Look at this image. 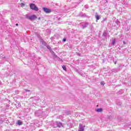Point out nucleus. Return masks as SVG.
I'll list each match as a JSON object with an SVG mask.
<instances>
[{
    "instance_id": "f257e3e1",
    "label": "nucleus",
    "mask_w": 131,
    "mask_h": 131,
    "mask_svg": "<svg viewBox=\"0 0 131 131\" xmlns=\"http://www.w3.org/2000/svg\"><path fill=\"white\" fill-rule=\"evenodd\" d=\"M26 19H28L29 20H30V21H33V20H35V19H37V16L33 14L32 15L29 16L28 15H26L25 16Z\"/></svg>"
},
{
    "instance_id": "f03ea898",
    "label": "nucleus",
    "mask_w": 131,
    "mask_h": 131,
    "mask_svg": "<svg viewBox=\"0 0 131 131\" xmlns=\"http://www.w3.org/2000/svg\"><path fill=\"white\" fill-rule=\"evenodd\" d=\"M63 123H61V122H55L53 123V128H56L57 127H63Z\"/></svg>"
},
{
    "instance_id": "7ed1b4c3",
    "label": "nucleus",
    "mask_w": 131,
    "mask_h": 131,
    "mask_svg": "<svg viewBox=\"0 0 131 131\" xmlns=\"http://www.w3.org/2000/svg\"><path fill=\"white\" fill-rule=\"evenodd\" d=\"M29 6L31 10L35 11V12H38V7H37V6H36L34 3H31L30 4Z\"/></svg>"
},
{
    "instance_id": "20e7f679",
    "label": "nucleus",
    "mask_w": 131,
    "mask_h": 131,
    "mask_svg": "<svg viewBox=\"0 0 131 131\" xmlns=\"http://www.w3.org/2000/svg\"><path fill=\"white\" fill-rule=\"evenodd\" d=\"M35 115L37 117H39V116H42V115H43V111L41 110L36 111L35 113Z\"/></svg>"
},
{
    "instance_id": "39448f33",
    "label": "nucleus",
    "mask_w": 131,
    "mask_h": 131,
    "mask_svg": "<svg viewBox=\"0 0 131 131\" xmlns=\"http://www.w3.org/2000/svg\"><path fill=\"white\" fill-rule=\"evenodd\" d=\"M42 11L45 12L46 14H50V13L52 12V10L49 8H47V7H43L42 8Z\"/></svg>"
},
{
    "instance_id": "423d86ee",
    "label": "nucleus",
    "mask_w": 131,
    "mask_h": 131,
    "mask_svg": "<svg viewBox=\"0 0 131 131\" xmlns=\"http://www.w3.org/2000/svg\"><path fill=\"white\" fill-rule=\"evenodd\" d=\"M84 127L85 126L82 123L79 124L78 131H84Z\"/></svg>"
},
{
    "instance_id": "0eeeda50",
    "label": "nucleus",
    "mask_w": 131,
    "mask_h": 131,
    "mask_svg": "<svg viewBox=\"0 0 131 131\" xmlns=\"http://www.w3.org/2000/svg\"><path fill=\"white\" fill-rule=\"evenodd\" d=\"M81 27L82 28V29H84V28H86V27H88V26H89V23H82L81 24Z\"/></svg>"
},
{
    "instance_id": "6e6552de",
    "label": "nucleus",
    "mask_w": 131,
    "mask_h": 131,
    "mask_svg": "<svg viewBox=\"0 0 131 131\" xmlns=\"http://www.w3.org/2000/svg\"><path fill=\"white\" fill-rule=\"evenodd\" d=\"M107 35H108V31H105L102 34V37L103 38V39H107Z\"/></svg>"
},
{
    "instance_id": "1a4fd4ad",
    "label": "nucleus",
    "mask_w": 131,
    "mask_h": 131,
    "mask_svg": "<svg viewBox=\"0 0 131 131\" xmlns=\"http://www.w3.org/2000/svg\"><path fill=\"white\" fill-rule=\"evenodd\" d=\"M95 18L96 19V22H98V20H100V19H101V16L96 13L95 15Z\"/></svg>"
},
{
    "instance_id": "9d476101",
    "label": "nucleus",
    "mask_w": 131,
    "mask_h": 131,
    "mask_svg": "<svg viewBox=\"0 0 131 131\" xmlns=\"http://www.w3.org/2000/svg\"><path fill=\"white\" fill-rule=\"evenodd\" d=\"M119 71H120V70L119 69H113L112 70V72H114V73L119 72Z\"/></svg>"
},
{
    "instance_id": "9b49d317",
    "label": "nucleus",
    "mask_w": 131,
    "mask_h": 131,
    "mask_svg": "<svg viewBox=\"0 0 131 131\" xmlns=\"http://www.w3.org/2000/svg\"><path fill=\"white\" fill-rule=\"evenodd\" d=\"M51 54H52V56L54 57V58H58V56L56 55V53H55V52H54L53 50L50 52Z\"/></svg>"
},
{
    "instance_id": "f8f14e48",
    "label": "nucleus",
    "mask_w": 131,
    "mask_h": 131,
    "mask_svg": "<svg viewBox=\"0 0 131 131\" xmlns=\"http://www.w3.org/2000/svg\"><path fill=\"white\" fill-rule=\"evenodd\" d=\"M16 123L18 124V125H22V124H23V122L21 121V120H18Z\"/></svg>"
},
{
    "instance_id": "ddd939ff",
    "label": "nucleus",
    "mask_w": 131,
    "mask_h": 131,
    "mask_svg": "<svg viewBox=\"0 0 131 131\" xmlns=\"http://www.w3.org/2000/svg\"><path fill=\"white\" fill-rule=\"evenodd\" d=\"M115 22L117 24V26H118V27L120 26V21L118 20V19H117Z\"/></svg>"
},
{
    "instance_id": "4468645a",
    "label": "nucleus",
    "mask_w": 131,
    "mask_h": 131,
    "mask_svg": "<svg viewBox=\"0 0 131 131\" xmlns=\"http://www.w3.org/2000/svg\"><path fill=\"white\" fill-rule=\"evenodd\" d=\"M123 92H124L123 90H120L117 92V95H122V94H123Z\"/></svg>"
},
{
    "instance_id": "2eb2a0df",
    "label": "nucleus",
    "mask_w": 131,
    "mask_h": 131,
    "mask_svg": "<svg viewBox=\"0 0 131 131\" xmlns=\"http://www.w3.org/2000/svg\"><path fill=\"white\" fill-rule=\"evenodd\" d=\"M114 118V117L112 116H108L107 119H110V120H112Z\"/></svg>"
},
{
    "instance_id": "dca6fc26",
    "label": "nucleus",
    "mask_w": 131,
    "mask_h": 131,
    "mask_svg": "<svg viewBox=\"0 0 131 131\" xmlns=\"http://www.w3.org/2000/svg\"><path fill=\"white\" fill-rule=\"evenodd\" d=\"M46 47L47 48V49L49 50L50 52H52V48L50 47V46L49 45H47Z\"/></svg>"
},
{
    "instance_id": "f3484780",
    "label": "nucleus",
    "mask_w": 131,
    "mask_h": 131,
    "mask_svg": "<svg viewBox=\"0 0 131 131\" xmlns=\"http://www.w3.org/2000/svg\"><path fill=\"white\" fill-rule=\"evenodd\" d=\"M62 68L64 71H67V69L66 68V66H65V65H62Z\"/></svg>"
},
{
    "instance_id": "a211bd4d",
    "label": "nucleus",
    "mask_w": 131,
    "mask_h": 131,
    "mask_svg": "<svg viewBox=\"0 0 131 131\" xmlns=\"http://www.w3.org/2000/svg\"><path fill=\"white\" fill-rule=\"evenodd\" d=\"M115 42H116V40L115 39L113 40L112 42V46H115Z\"/></svg>"
},
{
    "instance_id": "6ab92c4d",
    "label": "nucleus",
    "mask_w": 131,
    "mask_h": 131,
    "mask_svg": "<svg viewBox=\"0 0 131 131\" xmlns=\"http://www.w3.org/2000/svg\"><path fill=\"white\" fill-rule=\"evenodd\" d=\"M103 111V110L102 108H97L96 110L97 112H102Z\"/></svg>"
},
{
    "instance_id": "aec40b11",
    "label": "nucleus",
    "mask_w": 131,
    "mask_h": 131,
    "mask_svg": "<svg viewBox=\"0 0 131 131\" xmlns=\"http://www.w3.org/2000/svg\"><path fill=\"white\" fill-rule=\"evenodd\" d=\"M64 113L66 114V115H70V111H66L64 112Z\"/></svg>"
},
{
    "instance_id": "412c9836",
    "label": "nucleus",
    "mask_w": 131,
    "mask_h": 131,
    "mask_svg": "<svg viewBox=\"0 0 131 131\" xmlns=\"http://www.w3.org/2000/svg\"><path fill=\"white\" fill-rule=\"evenodd\" d=\"M130 29V27L127 26L125 30V31H129Z\"/></svg>"
},
{
    "instance_id": "4be33fe9",
    "label": "nucleus",
    "mask_w": 131,
    "mask_h": 131,
    "mask_svg": "<svg viewBox=\"0 0 131 131\" xmlns=\"http://www.w3.org/2000/svg\"><path fill=\"white\" fill-rule=\"evenodd\" d=\"M117 104L118 106H121V105L122 104V103L121 102V101H120L119 102L118 101H117Z\"/></svg>"
},
{
    "instance_id": "5701e85b",
    "label": "nucleus",
    "mask_w": 131,
    "mask_h": 131,
    "mask_svg": "<svg viewBox=\"0 0 131 131\" xmlns=\"http://www.w3.org/2000/svg\"><path fill=\"white\" fill-rule=\"evenodd\" d=\"M104 4L105 6H107V4H108V1L107 0H105Z\"/></svg>"
},
{
    "instance_id": "b1692460",
    "label": "nucleus",
    "mask_w": 131,
    "mask_h": 131,
    "mask_svg": "<svg viewBox=\"0 0 131 131\" xmlns=\"http://www.w3.org/2000/svg\"><path fill=\"white\" fill-rule=\"evenodd\" d=\"M107 18H103V19L101 21V23H104L105 21H106Z\"/></svg>"
},
{
    "instance_id": "393cba45",
    "label": "nucleus",
    "mask_w": 131,
    "mask_h": 131,
    "mask_svg": "<svg viewBox=\"0 0 131 131\" xmlns=\"http://www.w3.org/2000/svg\"><path fill=\"white\" fill-rule=\"evenodd\" d=\"M6 121H9V120L8 119V118H5L4 119V122H6Z\"/></svg>"
},
{
    "instance_id": "a878e982",
    "label": "nucleus",
    "mask_w": 131,
    "mask_h": 131,
    "mask_svg": "<svg viewBox=\"0 0 131 131\" xmlns=\"http://www.w3.org/2000/svg\"><path fill=\"white\" fill-rule=\"evenodd\" d=\"M76 55H77V56H78L79 57H80L81 56V54H80V53H79V52H77Z\"/></svg>"
},
{
    "instance_id": "bb28decb",
    "label": "nucleus",
    "mask_w": 131,
    "mask_h": 131,
    "mask_svg": "<svg viewBox=\"0 0 131 131\" xmlns=\"http://www.w3.org/2000/svg\"><path fill=\"white\" fill-rule=\"evenodd\" d=\"M0 121L1 122H2V123H4V119L0 118Z\"/></svg>"
},
{
    "instance_id": "cd10ccee",
    "label": "nucleus",
    "mask_w": 131,
    "mask_h": 131,
    "mask_svg": "<svg viewBox=\"0 0 131 131\" xmlns=\"http://www.w3.org/2000/svg\"><path fill=\"white\" fill-rule=\"evenodd\" d=\"M100 84H101V85H104V84H105V82H104V81H101V83H100Z\"/></svg>"
},
{
    "instance_id": "c85d7f7f",
    "label": "nucleus",
    "mask_w": 131,
    "mask_h": 131,
    "mask_svg": "<svg viewBox=\"0 0 131 131\" xmlns=\"http://www.w3.org/2000/svg\"><path fill=\"white\" fill-rule=\"evenodd\" d=\"M66 40H67V38H64L62 39V41H63V42H65V41H66Z\"/></svg>"
},
{
    "instance_id": "c756f323",
    "label": "nucleus",
    "mask_w": 131,
    "mask_h": 131,
    "mask_svg": "<svg viewBox=\"0 0 131 131\" xmlns=\"http://www.w3.org/2000/svg\"><path fill=\"white\" fill-rule=\"evenodd\" d=\"M20 6H21V7H25V4H24V3H21V4H20Z\"/></svg>"
},
{
    "instance_id": "7c9ffc66",
    "label": "nucleus",
    "mask_w": 131,
    "mask_h": 131,
    "mask_svg": "<svg viewBox=\"0 0 131 131\" xmlns=\"http://www.w3.org/2000/svg\"><path fill=\"white\" fill-rule=\"evenodd\" d=\"M81 16L82 17H84V16H85V14H81Z\"/></svg>"
},
{
    "instance_id": "2f4dec72",
    "label": "nucleus",
    "mask_w": 131,
    "mask_h": 131,
    "mask_svg": "<svg viewBox=\"0 0 131 131\" xmlns=\"http://www.w3.org/2000/svg\"><path fill=\"white\" fill-rule=\"evenodd\" d=\"M85 9H89V6L85 5Z\"/></svg>"
},
{
    "instance_id": "473e14b6",
    "label": "nucleus",
    "mask_w": 131,
    "mask_h": 131,
    "mask_svg": "<svg viewBox=\"0 0 131 131\" xmlns=\"http://www.w3.org/2000/svg\"><path fill=\"white\" fill-rule=\"evenodd\" d=\"M18 107H21V104H20V103H19L18 104Z\"/></svg>"
},
{
    "instance_id": "72a5a7b5",
    "label": "nucleus",
    "mask_w": 131,
    "mask_h": 131,
    "mask_svg": "<svg viewBox=\"0 0 131 131\" xmlns=\"http://www.w3.org/2000/svg\"><path fill=\"white\" fill-rule=\"evenodd\" d=\"M6 123H7V124H9V123H10V121L8 120V121H6L5 122Z\"/></svg>"
},
{
    "instance_id": "f704fd0d",
    "label": "nucleus",
    "mask_w": 131,
    "mask_h": 131,
    "mask_svg": "<svg viewBox=\"0 0 131 131\" xmlns=\"http://www.w3.org/2000/svg\"><path fill=\"white\" fill-rule=\"evenodd\" d=\"M105 59H102V63H105Z\"/></svg>"
},
{
    "instance_id": "c9c22d12",
    "label": "nucleus",
    "mask_w": 131,
    "mask_h": 131,
    "mask_svg": "<svg viewBox=\"0 0 131 131\" xmlns=\"http://www.w3.org/2000/svg\"><path fill=\"white\" fill-rule=\"evenodd\" d=\"M3 85V83H2V81L0 80V85Z\"/></svg>"
},
{
    "instance_id": "e433bc0d",
    "label": "nucleus",
    "mask_w": 131,
    "mask_h": 131,
    "mask_svg": "<svg viewBox=\"0 0 131 131\" xmlns=\"http://www.w3.org/2000/svg\"><path fill=\"white\" fill-rule=\"evenodd\" d=\"M25 92H30V90H25Z\"/></svg>"
},
{
    "instance_id": "4c0bfd02",
    "label": "nucleus",
    "mask_w": 131,
    "mask_h": 131,
    "mask_svg": "<svg viewBox=\"0 0 131 131\" xmlns=\"http://www.w3.org/2000/svg\"><path fill=\"white\" fill-rule=\"evenodd\" d=\"M123 43L124 45H125V44L126 43V42H125V41H123Z\"/></svg>"
},
{
    "instance_id": "58836bf2",
    "label": "nucleus",
    "mask_w": 131,
    "mask_h": 131,
    "mask_svg": "<svg viewBox=\"0 0 131 131\" xmlns=\"http://www.w3.org/2000/svg\"><path fill=\"white\" fill-rule=\"evenodd\" d=\"M40 19H41V18H40V17L38 18V20H40Z\"/></svg>"
},
{
    "instance_id": "ea45409f",
    "label": "nucleus",
    "mask_w": 131,
    "mask_h": 131,
    "mask_svg": "<svg viewBox=\"0 0 131 131\" xmlns=\"http://www.w3.org/2000/svg\"><path fill=\"white\" fill-rule=\"evenodd\" d=\"M58 58L59 59V61H62V59L58 57Z\"/></svg>"
},
{
    "instance_id": "a19ab883",
    "label": "nucleus",
    "mask_w": 131,
    "mask_h": 131,
    "mask_svg": "<svg viewBox=\"0 0 131 131\" xmlns=\"http://www.w3.org/2000/svg\"><path fill=\"white\" fill-rule=\"evenodd\" d=\"M16 26H18V24H16Z\"/></svg>"
},
{
    "instance_id": "79ce46f5",
    "label": "nucleus",
    "mask_w": 131,
    "mask_h": 131,
    "mask_svg": "<svg viewBox=\"0 0 131 131\" xmlns=\"http://www.w3.org/2000/svg\"><path fill=\"white\" fill-rule=\"evenodd\" d=\"M50 39H53V37L50 38Z\"/></svg>"
},
{
    "instance_id": "37998d69",
    "label": "nucleus",
    "mask_w": 131,
    "mask_h": 131,
    "mask_svg": "<svg viewBox=\"0 0 131 131\" xmlns=\"http://www.w3.org/2000/svg\"><path fill=\"white\" fill-rule=\"evenodd\" d=\"M39 131H43L42 129H40Z\"/></svg>"
},
{
    "instance_id": "c03bdc74",
    "label": "nucleus",
    "mask_w": 131,
    "mask_h": 131,
    "mask_svg": "<svg viewBox=\"0 0 131 131\" xmlns=\"http://www.w3.org/2000/svg\"><path fill=\"white\" fill-rule=\"evenodd\" d=\"M94 131H99V130H97V129H96V130H94Z\"/></svg>"
},
{
    "instance_id": "a18cd8bd",
    "label": "nucleus",
    "mask_w": 131,
    "mask_h": 131,
    "mask_svg": "<svg viewBox=\"0 0 131 131\" xmlns=\"http://www.w3.org/2000/svg\"><path fill=\"white\" fill-rule=\"evenodd\" d=\"M116 63H117V62H116V61H115V64H116Z\"/></svg>"
},
{
    "instance_id": "49530a36",
    "label": "nucleus",
    "mask_w": 131,
    "mask_h": 131,
    "mask_svg": "<svg viewBox=\"0 0 131 131\" xmlns=\"http://www.w3.org/2000/svg\"><path fill=\"white\" fill-rule=\"evenodd\" d=\"M45 45H47V43L45 42Z\"/></svg>"
}]
</instances>
